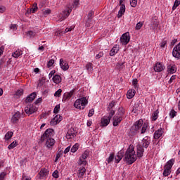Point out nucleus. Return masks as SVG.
Here are the masks:
<instances>
[{"label":"nucleus","mask_w":180,"mask_h":180,"mask_svg":"<svg viewBox=\"0 0 180 180\" xmlns=\"http://www.w3.org/2000/svg\"><path fill=\"white\" fill-rule=\"evenodd\" d=\"M61 120H63V117L60 115H57L51 120L50 124L51 126H56V124H58Z\"/></svg>","instance_id":"nucleus-11"},{"label":"nucleus","mask_w":180,"mask_h":180,"mask_svg":"<svg viewBox=\"0 0 180 180\" xmlns=\"http://www.w3.org/2000/svg\"><path fill=\"white\" fill-rule=\"evenodd\" d=\"M53 136H54V129H47L41 136L40 140L41 143L45 141V147L47 150H53L54 144H56V140L52 138Z\"/></svg>","instance_id":"nucleus-1"},{"label":"nucleus","mask_w":180,"mask_h":180,"mask_svg":"<svg viewBox=\"0 0 180 180\" xmlns=\"http://www.w3.org/2000/svg\"><path fill=\"white\" fill-rule=\"evenodd\" d=\"M147 127H148V124H143V125H142V129L141 131V134H144V133H146L147 131Z\"/></svg>","instance_id":"nucleus-44"},{"label":"nucleus","mask_w":180,"mask_h":180,"mask_svg":"<svg viewBox=\"0 0 180 180\" xmlns=\"http://www.w3.org/2000/svg\"><path fill=\"white\" fill-rule=\"evenodd\" d=\"M114 115H115V110H111L109 113V115L107 117H108L110 119H112V117H113Z\"/></svg>","instance_id":"nucleus-61"},{"label":"nucleus","mask_w":180,"mask_h":180,"mask_svg":"<svg viewBox=\"0 0 180 180\" xmlns=\"http://www.w3.org/2000/svg\"><path fill=\"white\" fill-rule=\"evenodd\" d=\"M37 9H39V7H37V3H34L32 8L30 10L31 13H34L37 12Z\"/></svg>","instance_id":"nucleus-39"},{"label":"nucleus","mask_w":180,"mask_h":180,"mask_svg":"<svg viewBox=\"0 0 180 180\" xmlns=\"http://www.w3.org/2000/svg\"><path fill=\"white\" fill-rule=\"evenodd\" d=\"M169 116L172 119H174V117L176 116V112L175 110H172L169 112Z\"/></svg>","instance_id":"nucleus-47"},{"label":"nucleus","mask_w":180,"mask_h":180,"mask_svg":"<svg viewBox=\"0 0 180 180\" xmlns=\"http://www.w3.org/2000/svg\"><path fill=\"white\" fill-rule=\"evenodd\" d=\"M138 83L139 80H137V79H134L132 80V85L134 86V88H138Z\"/></svg>","instance_id":"nucleus-52"},{"label":"nucleus","mask_w":180,"mask_h":180,"mask_svg":"<svg viewBox=\"0 0 180 180\" xmlns=\"http://www.w3.org/2000/svg\"><path fill=\"white\" fill-rule=\"evenodd\" d=\"M120 46L115 45L110 51V56L113 57V56H116L119 52Z\"/></svg>","instance_id":"nucleus-23"},{"label":"nucleus","mask_w":180,"mask_h":180,"mask_svg":"<svg viewBox=\"0 0 180 180\" xmlns=\"http://www.w3.org/2000/svg\"><path fill=\"white\" fill-rule=\"evenodd\" d=\"M124 12H126V6H124V4H121L120 9L117 15L118 18H122Z\"/></svg>","instance_id":"nucleus-27"},{"label":"nucleus","mask_w":180,"mask_h":180,"mask_svg":"<svg viewBox=\"0 0 180 180\" xmlns=\"http://www.w3.org/2000/svg\"><path fill=\"white\" fill-rule=\"evenodd\" d=\"M23 54V52L20 49H18L15 52L12 53V57H14V58H18V57H20Z\"/></svg>","instance_id":"nucleus-28"},{"label":"nucleus","mask_w":180,"mask_h":180,"mask_svg":"<svg viewBox=\"0 0 180 180\" xmlns=\"http://www.w3.org/2000/svg\"><path fill=\"white\" fill-rule=\"evenodd\" d=\"M86 68L87 71H92V63H89L86 65Z\"/></svg>","instance_id":"nucleus-54"},{"label":"nucleus","mask_w":180,"mask_h":180,"mask_svg":"<svg viewBox=\"0 0 180 180\" xmlns=\"http://www.w3.org/2000/svg\"><path fill=\"white\" fill-rule=\"evenodd\" d=\"M52 176L53 178H58V170H55Z\"/></svg>","instance_id":"nucleus-59"},{"label":"nucleus","mask_w":180,"mask_h":180,"mask_svg":"<svg viewBox=\"0 0 180 180\" xmlns=\"http://www.w3.org/2000/svg\"><path fill=\"white\" fill-rule=\"evenodd\" d=\"M117 115V116L120 117H123V115H124V108H123V107L119 108Z\"/></svg>","instance_id":"nucleus-32"},{"label":"nucleus","mask_w":180,"mask_h":180,"mask_svg":"<svg viewBox=\"0 0 180 180\" xmlns=\"http://www.w3.org/2000/svg\"><path fill=\"white\" fill-rule=\"evenodd\" d=\"M147 139V137L143 138L141 141V144H139V146H141V147L143 148H147L148 146H150V141H148Z\"/></svg>","instance_id":"nucleus-26"},{"label":"nucleus","mask_w":180,"mask_h":180,"mask_svg":"<svg viewBox=\"0 0 180 180\" xmlns=\"http://www.w3.org/2000/svg\"><path fill=\"white\" fill-rule=\"evenodd\" d=\"M174 164H175V159H171L167 162L165 166V168H166V169L171 170V168H172V166L174 165Z\"/></svg>","instance_id":"nucleus-24"},{"label":"nucleus","mask_w":180,"mask_h":180,"mask_svg":"<svg viewBox=\"0 0 180 180\" xmlns=\"http://www.w3.org/2000/svg\"><path fill=\"white\" fill-rule=\"evenodd\" d=\"M117 70H123L124 68V63L123 62H118L116 65Z\"/></svg>","instance_id":"nucleus-35"},{"label":"nucleus","mask_w":180,"mask_h":180,"mask_svg":"<svg viewBox=\"0 0 180 180\" xmlns=\"http://www.w3.org/2000/svg\"><path fill=\"white\" fill-rule=\"evenodd\" d=\"M88 105V99H86V97H82L80 98H78L75 101L74 103L75 108L76 109H79V110H82L85 109V106Z\"/></svg>","instance_id":"nucleus-4"},{"label":"nucleus","mask_w":180,"mask_h":180,"mask_svg":"<svg viewBox=\"0 0 180 180\" xmlns=\"http://www.w3.org/2000/svg\"><path fill=\"white\" fill-rule=\"evenodd\" d=\"M159 113H160V111L158 110H156L155 112H153L152 115V120H153V122H155V120L158 119Z\"/></svg>","instance_id":"nucleus-33"},{"label":"nucleus","mask_w":180,"mask_h":180,"mask_svg":"<svg viewBox=\"0 0 180 180\" xmlns=\"http://www.w3.org/2000/svg\"><path fill=\"white\" fill-rule=\"evenodd\" d=\"M94 113H95V110H94V108L91 109L89 111V114H88L89 117H92V116H94Z\"/></svg>","instance_id":"nucleus-57"},{"label":"nucleus","mask_w":180,"mask_h":180,"mask_svg":"<svg viewBox=\"0 0 180 180\" xmlns=\"http://www.w3.org/2000/svg\"><path fill=\"white\" fill-rule=\"evenodd\" d=\"M114 158H115V155L110 154L109 158L107 159L108 164H110V162H112V161H113Z\"/></svg>","instance_id":"nucleus-48"},{"label":"nucleus","mask_w":180,"mask_h":180,"mask_svg":"<svg viewBox=\"0 0 180 180\" xmlns=\"http://www.w3.org/2000/svg\"><path fill=\"white\" fill-rule=\"evenodd\" d=\"M130 5L132 8H136V6H137V0H131L130 1Z\"/></svg>","instance_id":"nucleus-49"},{"label":"nucleus","mask_w":180,"mask_h":180,"mask_svg":"<svg viewBox=\"0 0 180 180\" xmlns=\"http://www.w3.org/2000/svg\"><path fill=\"white\" fill-rule=\"evenodd\" d=\"M59 65L63 71H67L68 68H70V65H68V62L64 60V59L63 58L60 59Z\"/></svg>","instance_id":"nucleus-10"},{"label":"nucleus","mask_w":180,"mask_h":180,"mask_svg":"<svg viewBox=\"0 0 180 180\" xmlns=\"http://www.w3.org/2000/svg\"><path fill=\"white\" fill-rule=\"evenodd\" d=\"M71 12H72V6H71L70 4H68L65 8V10L60 13V20H64V19H67V18L70 16Z\"/></svg>","instance_id":"nucleus-5"},{"label":"nucleus","mask_w":180,"mask_h":180,"mask_svg":"<svg viewBox=\"0 0 180 180\" xmlns=\"http://www.w3.org/2000/svg\"><path fill=\"white\" fill-rule=\"evenodd\" d=\"M78 5H79V1L78 0H75L72 6L70 5V6H72V8H77Z\"/></svg>","instance_id":"nucleus-55"},{"label":"nucleus","mask_w":180,"mask_h":180,"mask_svg":"<svg viewBox=\"0 0 180 180\" xmlns=\"http://www.w3.org/2000/svg\"><path fill=\"white\" fill-rule=\"evenodd\" d=\"M16 96H22L23 95V89H20L15 92Z\"/></svg>","instance_id":"nucleus-50"},{"label":"nucleus","mask_w":180,"mask_h":180,"mask_svg":"<svg viewBox=\"0 0 180 180\" xmlns=\"http://www.w3.org/2000/svg\"><path fill=\"white\" fill-rule=\"evenodd\" d=\"M120 41L123 44V46L128 44L129 41H130V34L129 32L123 34L120 39Z\"/></svg>","instance_id":"nucleus-6"},{"label":"nucleus","mask_w":180,"mask_h":180,"mask_svg":"<svg viewBox=\"0 0 180 180\" xmlns=\"http://www.w3.org/2000/svg\"><path fill=\"white\" fill-rule=\"evenodd\" d=\"M20 119V112H17L13 115L11 118V123H13V124H16V123L19 122Z\"/></svg>","instance_id":"nucleus-14"},{"label":"nucleus","mask_w":180,"mask_h":180,"mask_svg":"<svg viewBox=\"0 0 180 180\" xmlns=\"http://www.w3.org/2000/svg\"><path fill=\"white\" fill-rule=\"evenodd\" d=\"M5 176H6V173L2 172V173L0 174V180H4V179H5Z\"/></svg>","instance_id":"nucleus-63"},{"label":"nucleus","mask_w":180,"mask_h":180,"mask_svg":"<svg viewBox=\"0 0 180 180\" xmlns=\"http://www.w3.org/2000/svg\"><path fill=\"white\" fill-rule=\"evenodd\" d=\"M37 34V32L36 31H28L27 32V36H28V37H34Z\"/></svg>","instance_id":"nucleus-34"},{"label":"nucleus","mask_w":180,"mask_h":180,"mask_svg":"<svg viewBox=\"0 0 180 180\" xmlns=\"http://www.w3.org/2000/svg\"><path fill=\"white\" fill-rule=\"evenodd\" d=\"M22 180H32V178L30 176L22 174Z\"/></svg>","instance_id":"nucleus-60"},{"label":"nucleus","mask_w":180,"mask_h":180,"mask_svg":"<svg viewBox=\"0 0 180 180\" xmlns=\"http://www.w3.org/2000/svg\"><path fill=\"white\" fill-rule=\"evenodd\" d=\"M61 92H63V90L61 89H59L55 92L54 96H56V98H60L61 96Z\"/></svg>","instance_id":"nucleus-46"},{"label":"nucleus","mask_w":180,"mask_h":180,"mask_svg":"<svg viewBox=\"0 0 180 180\" xmlns=\"http://www.w3.org/2000/svg\"><path fill=\"white\" fill-rule=\"evenodd\" d=\"M12 136H13V132L8 131L4 136V139L6 141H8L12 137Z\"/></svg>","instance_id":"nucleus-36"},{"label":"nucleus","mask_w":180,"mask_h":180,"mask_svg":"<svg viewBox=\"0 0 180 180\" xmlns=\"http://www.w3.org/2000/svg\"><path fill=\"white\" fill-rule=\"evenodd\" d=\"M17 146H18V141H14L8 146V150H12L15 148V147H17Z\"/></svg>","instance_id":"nucleus-37"},{"label":"nucleus","mask_w":180,"mask_h":180,"mask_svg":"<svg viewBox=\"0 0 180 180\" xmlns=\"http://www.w3.org/2000/svg\"><path fill=\"white\" fill-rule=\"evenodd\" d=\"M134 95H136V90L133 89H129L127 93V97L128 99H132V98H134Z\"/></svg>","instance_id":"nucleus-25"},{"label":"nucleus","mask_w":180,"mask_h":180,"mask_svg":"<svg viewBox=\"0 0 180 180\" xmlns=\"http://www.w3.org/2000/svg\"><path fill=\"white\" fill-rule=\"evenodd\" d=\"M123 117H119L118 115H115L113 117V126H119L120 123L122 122Z\"/></svg>","instance_id":"nucleus-20"},{"label":"nucleus","mask_w":180,"mask_h":180,"mask_svg":"<svg viewBox=\"0 0 180 180\" xmlns=\"http://www.w3.org/2000/svg\"><path fill=\"white\" fill-rule=\"evenodd\" d=\"M54 84H60L61 82V76L58 75H56L52 78Z\"/></svg>","instance_id":"nucleus-30"},{"label":"nucleus","mask_w":180,"mask_h":180,"mask_svg":"<svg viewBox=\"0 0 180 180\" xmlns=\"http://www.w3.org/2000/svg\"><path fill=\"white\" fill-rule=\"evenodd\" d=\"M103 57V52H99L98 54L96 56V60H99V58Z\"/></svg>","instance_id":"nucleus-58"},{"label":"nucleus","mask_w":180,"mask_h":180,"mask_svg":"<svg viewBox=\"0 0 180 180\" xmlns=\"http://www.w3.org/2000/svg\"><path fill=\"white\" fill-rule=\"evenodd\" d=\"M78 148H79V144L75 143L70 149V151L71 153H76V151L78 150Z\"/></svg>","instance_id":"nucleus-38"},{"label":"nucleus","mask_w":180,"mask_h":180,"mask_svg":"<svg viewBox=\"0 0 180 180\" xmlns=\"http://www.w3.org/2000/svg\"><path fill=\"white\" fill-rule=\"evenodd\" d=\"M180 5V0H175L174 6L172 7L173 11H175Z\"/></svg>","instance_id":"nucleus-42"},{"label":"nucleus","mask_w":180,"mask_h":180,"mask_svg":"<svg viewBox=\"0 0 180 180\" xmlns=\"http://www.w3.org/2000/svg\"><path fill=\"white\" fill-rule=\"evenodd\" d=\"M89 155V150H85L82 153L81 158L79 160V162H78L79 165H85L86 164V160H85L88 158Z\"/></svg>","instance_id":"nucleus-7"},{"label":"nucleus","mask_w":180,"mask_h":180,"mask_svg":"<svg viewBox=\"0 0 180 180\" xmlns=\"http://www.w3.org/2000/svg\"><path fill=\"white\" fill-rule=\"evenodd\" d=\"M167 72H169V74H175V72H176V65H175V64L168 65Z\"/></svg>","instance_id":"nucleus-16"},{"label":"nucleus","mask_w":180,"mask_h":180,"mask_svg":"<svg viewBox=\"0 0 180 180\" xmlns=\"http://www.w3.org/2000/svg\"><path fill=\"white\" fill-rule=\"evenodd\" d=\"M122 158H123V153L118 152L117 155L115 156V161L117 164H119V162H120Z\"/></svg>","instance_id":"nucleus-31"},{"label":"nucleus","mask_w":180,"mask_h":180,"mask_svg":"<svg viewBox=\"0 0 180 180\" xmlns=\"http://www.w3.org/2000/svg\"><path fill=\"white\" fill-rule=\"evenodd\" d=\"M86 172V169L84 167H80L77 172V176L78 178H82Z\"/></svg>","instance_id":"nucleus-22"},{"label":"nucleus","mask_w":180,"mask_h":180,"mask_svg":"<svg viewBox=\"0 0 180 180\" xmlns=\"http://www.w3.org/2000/svg\"><path fill=\"white\" fill-rule=\"evenodd\" d=\"M10 30H13V32H15V30H18V27L16 26L15 24H12V25L10 26Z\"/></svg>","instance_id":"nucleus-56"},{"label":"nucleus","mask_w":180,"mask_h":180,"mask_svg":"<svg viewBox=\"0 0 180 180\" xmlns=\"http://www.w3.org/2000/svg\"><path fill=\"white\" fill-rule=\"evenodd\" d=\"M143 127V120L136 121L129 129V134L131 136H136L137 133L140 132V129Z\"/></svg>","instance_id":"nucleus-3"},{"label":"nucleus","mask_w":180,"mask_h":180,"mask_svg":"<svg viewBox=\"0 0 180 180\" xmlns=\"http://www.w3.org/2000/svg\"><path fill=\"white\" fill-rule=\"evenodd\" d=\"M6 11V7L4 6H0V13H4Z\"/></svg>","instance_id":"nucleus-62"},{"label":"nucleus","mask_w":180,"mask_h":180,"mask_svg":"<svg viewBox=\"0 0 180 180\" xmlns=\"http://www.w3.org/2000/svg\"><path fill=\"white\" fill-rule=\"evenodd\" d=\"M165 69V66L160 62H158L154 66V71H155V72H161V71H163Z\"/></svg>","instance_id":"nucleus-12"},{"label":"nucleus","mask_w":180,"mask_h":180,"mask_svg":"<svg viewBox=\"0 0 180 180\" xmlns=\"http://www.w3.org/2000/svg\"><path fill=\"white\" fill-rule=\"evenodd\" d=\"M92 16H94V11H90L88 14L89 20H91V19H92Z\"/></svg>","instance_id":"nucleus-64"},{"label":"nucleus","mask_w":180,"mask_h":180,"mask_svg":"<svg viewBox=\"0 0 180 180\" xmlns=\"http://www.w3.org/2000/svg\"><path fill=\"white\" fill-rule=\"evenodd\" d=\"M110 123V119L108 116H104L101 118V125L103 126V127H105Z\"/></svg>","instance_id":"nucleus-13"},{"label":"nucleus","mask_w":180,"mask_h":180,"mask_svg":"<svg viewBox=\"0 0 180 180\" xmlns=\"http://www.w3.org/2000/svg\"><path fill=\"white\" fill-rule=\"evenodd\" d=\"M72 95H74V90L70 91V92L65 93L63 95V99H65V101H67V99H70Z\"/></svg>","instance_id":"nucleus-29"},{"label":"nucleus","mask_w":180,"mask_h":180,"mask_svg":"<svg viewBox=\"0 0 180 180\" xmlns=\"http://www.w3.org/2000/svg\"><path fill=\"white\" fill-rule=\"evenodd\" d=\"M171 174V170L169 169L165 168L163 171V176H168Z\"/></svg>","instance_id":"nucleus-41"},{"label":"nucleus","mask_w":180,"mask_h":180,"mask_svg":"<svg viewBox=\"0 0 180 180\" xmlns=\"http://www.w3.org/2000/svg\"><path fill=\"white\" fill-rule=\"evenodd\" d=\"M37 111V108H36L33 105H30L25 107V112L27 115H32V113H34Z\"/></svg>","instance_id":"nucleus-9"},{"label":"nucleus","mask_w":180,"mask_h":180,"mask_svg":"<svg viewBox=\"0 0 180 180\" xmlns=\"http://www.w3.org/2000/svg\"><path fill=\"white\" fill-rule=\"evenodd\" d=\"M50 13H51V10L50 8L42 10L43 16H47V15H50Z\"/></svg>","instance_id":"nucleus-40"},{"label":"nucleus","mask_w":180,"mask_h":180,"mask_svg":"<svg viewBox=\"0 0 180 180\" xmlns=\"http://www.w3.org/2000/svg\"><path fill=\"white\" fill-rule=\"evenodd\" d=\"M137 157L139 158H141L144 154V148L141 146V145L137 146Z\"/></svg>","instance_id":"nucleus-19"},{"label":"nucleus","mask_w":180,"mask_h":180,"mask_svg":"<svg viewBox=\"0 0 180 180\" xmlns=\"http://www.w3.org/2000/svg\"><path fill=\"white\" fill-rule=\"evenodd\" d=\"M75 137V131L74 129H70L66 134V139L68 140H71Z\"/></svg>","instance_id":"nucleus-15"},{"label":"nucleus","mask_w":180,"mask_h":180,"mask_svg":"<svg viewBox=\"0 0 180 180\" xmlns=\"http://www.w3.org/2000/svg\"><path fill=\"white\" fill-rule=\"evenodd\" d=\"M50 172H49V169H41L39 173L40 179H42V178H44L49 175Z\"/></svg>","instance_id":"nucleus-18"},{"label":"nucleus","mask_w":180,"mask_h":180,"mask_svg":"<svg viewBox=\"0 0 180 180\" xmlns=\"http://www.w3.org/2000/svg\"><path fill=\"white\" fill-rule=\"evenodd\" d=\"M63 34H64V31H62L61 30H58L55 32V36H57L58 37H61V36H63Z\"/></svg>","instance_id":"nucleus-43"},{"label":"nucleus","mask_w":180,"mask_h":180,"mask_svg":"<svg viewBox=\"0 0 180 180\" xmlns=\"http://www.w3.org/2000/svg\"><path fill=\"white\" fill-rule=\"evenodd\" d=\"M60 112V105H56L53 109V113L57 114Z\"/></svg>","instance_id":"nucleus-51"},{"label":"nucleus","mask_w":180,"mask_h":180,"mask_svg":"<svg viewBox=\"0 0 180 180\" xmlns=\"http://www.w3.org/2000/svg\"><path fill=\"white\" fill-rule=\"evenodd\" d=\"M162 134H164V129H162V128H160L159 129L155 131L154 133L155 140H158V139H160V137H161Z\"/></svg>","instance_id":"nucleus-17"},{"label":"nucleus","mask_w":180,"mask_h":180,"mask_svg":"<svg viewBox=\"0 0 180 180\" xmlns=\"http://www.w3.org/2000/svg\"><path fill=\"white\" fill-rule=\"evenodd\" d=\"M55 60L53 59L49 60V61L47 63V68H51L53 65H54Z\"/></svg>","instance_id":"nucleus-45"},{"label":"nucleus","mask_w":180,"mask_h":180,"mask_svg":"<svg viewBox=\"0 0 180 180\" xmlns=\"http://www.w3.org/2000/svg\"><path fill=\"white\" fill-rule=\"evenodd\" d=\"M172 56L174 58L180 60V43H179L172 51Z\"/></svg>","instance_id":"nucleus-8"},{"label":"nucleus","mask_w":180,"mask_h":180,"mask_svg":"<svg viewBox=\"0 0 180 180\" xmlns=\"http://www.w3.org/2000/svg\"><path fill=\"white\" fill-rule=\"evenodd\" d=\"M124 160L129 165H131V164L136 162L137 155H136V151H134V148L133 146H129L127 150Z\"/></svg>","instance_id":"nucleus-2"},{"label":"nucleus","mask_w":180,"mask_h":180,"mask_svg":"<svg viewBox=\"0 0 180 180\" xmlns=\"http://www.w3.org/2000/svg\"><path fill=\"white\" fill-rule=\"evenodd\" d=\"M143 27V22H139L136 25V30H140Z\"/></svg>","instance_id":"nucleus-53"},{"label":"nucleus","mask_w":180,"mask_h":180,"mask_svg":"<svg viewBox=\"0 0 180 180\" xmlns=\"http://www.w3.org/2000/svg\"><path fill=\"white\" fill-rule=\"evenodd\" d=\"M36 96H37V94H36V92H33L29 96L27 97V98L25 99V102L27 103L33 102V101H34V99H36Z\"/></svg>","instance_id":"nucleus-21"}]
</instances>
